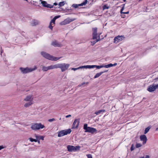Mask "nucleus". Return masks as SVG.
Returning a JSON list of instances; mask_svg holds the SVG:
<instances>
[{
	"label": "nucleus",
	"mask_w": 158,
	"mask_h": 158,
	"mask_svg": "<svg viewBox=\"0 0 158 158\" xmlns=\"http://www.w3.org/2000/svg\"><path fill=\"white\" fill-rule=\"evenodd\" d=\"M45 127V126L41 123H34L31 126V128L34 130H39Z\"/></svg>",
	"instance_id": "nucleus-3"
},
{
	"label": "nucleus",
	"mask_w": 158,
	"mask_h": 158,
	"mask_svg": "<svg viewBox=\"0 0 158 158\" xmlns=\"http://www.w3.org/2000/svg\"><path fill=\"white\" fill-rule=\"evenodd\" d=\"M99 40H98L97 39H96V40L95 41H94L93 42H91V45H94V44H95L97 42H98L99 40Z\"/></svg>",
	"instance_id": "nucleus-28"
},
{
	"label": "nucleus",
	"mask_w": 158,
	"mask_h": 158,
	"mask_svg": "<svg viewBox=\"0 0 158 158\" xmlns=\"http://www.w3.org/2000/svg\"><path fill=\"white\" fill-rule=\"evenodd\" d=\"M156 131H158V127L156 128Z\"/></svg>",
	"instance_id": "nucleus-50"
},
{
	"label": "nucleus",
	"mask_w": 158,
	"mask_h": 158,
	"mask_svg": "<svg viewBox=\"0 0 158 158\" xmlns=\"http://www.w3.org/2000/svg\"><path fill=\"white\" fill-rule=\"evenodd\" d=\"M89 83L88 82H86V83H85V82H84V83H82L81 85H78V86H81V85H83L84 84H86V85H87Z\"/></svg>",
	"instance_id": "nucleus-36"
},
{
	"label": "nucleus",
	"mask_w": 158,
	"mask_h": 158,
	"mask_svg": "<svg viewBox=\"0 0 158 158\" xmlns=\"http://www.w3.org/2000/svg\"><path fill=\"white\" fill-rule=\"evenodd\" d=\"M37 69V67L35 66L33 68H28L27 67L26 68H20V70L23 73L25 74L31 72Z\"/></svg>",
	"instance_id": "nucleus-4"
},
{
	"label": "nucleus",
	"mask_w": 158,
	"mask_h": 158,
	"mask_svg": "<svg viewBox=\"0 0 158 158\" xmlns=\"http://www.w3.org/2000/svg\"><path fill=\"white\" fill-rule=\"evenodd\" d=\"M123 0L124 1H126V0Z\"/></svg>",
	"instance_id": "nucleus-52"
},
{
	"label": "nucleus",
	"mask_w": 158,
	"mask_h": 158,
	"mask_svg": "<svg viewBox=\"0 0 158 158\" xmlns=\"http://www.w3.org/2000/svg\"><path fill=\"white\" fill-rule=\"evenodd\" d=\"M56 120L55 118H52V119H49L48 120V121L49 122H52V121H55Z\"/></svg>",
	"instance_id": "nucleus-34"
},
{
	"label": "nucleus",
	"mask_w": 158,
	"mask_h": 158,
	"mask_svg": "<svg viewBox=\"0 0 158 158\" xmlns=\"http://www.w3.org/2000/svg\"><path fill=\"white\" fill-rule=\"evenodd\" d=\"M39 23V22L38 21L36 20H33L31 22V24L33 26L38 25Z\"/></svg>",
	"instance_id": "nucleus-20"
},
{
	"label": "nucleus",
	"mask_w": 158,
	"mask_h": 158,
	"mask_svg": "<svg viewBox=\"0 0 158 158\" xmlns=\"http://www.w3.org/2000/svg\"><path fill=\"white\" fill-rule=\"evenodd\" d=\"M97 28H94L93 29V39L94 40L97 39Z\"/></svg>",
	"instance_id": "nucleus-12"
},
{
	"label": "nucleus",
	"mask_w": 158,
	"mask_h": 158,
	"mask_svg": "<svg viewBox=\"0 0 158 158\" xmlns=\"http://www.w3.org/2000/svg\"><path fill=\"white\" fill-rule=\"evenodd\" d=\"M123 14H128L129 13V12H123Z\"/></svg>",
	"instance_id": "nucleus-46"
},
{
	"label": "nucleus",
	"mask_w": 158,
	"mask_h": 158,
	"mask_svg": "<svg viewBox=\"0 0 158 158\" xmlns=\"http://www.w3.org/2000/svg\"><path fill=\"white\" fill-rule=\"evenodd\" d=\"M71 131V130L70 129L61 131L58 132V136L59 137H60L67 135L68 134H70Z\"/></svg>",
	"instance_id": "nucleus-7"
},
{
	"label": "nucleus",
	"mask_w": 158,
	"mask_h": 158,
	"mask_svg": "<svg viewBox=\"0 0 158 158\" xmlns=\"http://www.w3.org/2000/svg\"><path fill=\"white\" fill-rule=\"evenodd\" d=\"M79 120L78 119H75L73 124V128H76L78 127L79 124Z\"/></svg>",
	"instance_id": "nucleus-13"
},
{
	"label": "nucleus",
	"mask_w": 158,
	"mask_h": 158,
	"mask_svg": "<svg viewBox=\"0 0 158 158\" xmlns=\"http://www.w3.org/2000/svg\"><path fill=\"white\" fill-rule=\"evenodd\" d=\"M87 156L88 158H92V155L90 154H87Z\"/></svg>",
	"instance_id": "nucleus-37"
},
{
	"label": "nucleus",
	"mask_w": 158,
	"mask_h": 158,
	"mask_svg": "<svg viewBox=\"0 0 158 158\" xmlns=\"http://www.w3.org/2000/svg\"><path fill=\"white\" fill-rule=\"evenodd\" d=\"M41 55L44 58L52 61H56L60 59L62 57H56L50 55L49 54L44 52H41Z\"/></svg>",
	"instance_id": "nucleus-2"
},
{
	"label": "nucleus",
	"mask_w": 158,
	"mask_h": 158,
	"mask_svg": "<svg viewBox=\"0 0 158 158\" xmlns=\"http://www.w3.org/2000/svg\"><path fill=\"white\" fill-rule=\"evenodd\" d=\"M85 66H86V65L81 66L78 68H72L71 69L72 70H74V71H76L78 69L83 68L85 69Z\"/></svg>",
	"instance_id": "nucleus-25"
},
{
	"label": "nucleus",
	"mask_w": 158,
	"mask_h": 158,
	"mask_svg": "<svg viewBox=\"0 0 158 158\" xmlns=\"http://www.w3.org/2000/svg\"><path fill=\"white\" fill-rule=\"evenodd\" d=\"M51 44L55 47H60L62 46V45L60 43L57 42L56 41H53L52 43Z\"/></svg>",
	"instance_id": "nucleus-15"
},
{
	"label": "nucleus",
	"mask_w": 158,
	"mask_h": 158,
	"mask_svg": "<svg viewBox=\"0 0 158 158\" xmlns=\"http://www.w3.org/2000/svg\"><path fill=\"white\" fill-rule=\"evenodd\" d=\"M106 71L101 72L100 73H97L95 76H94V78H96L99 77L100 75H101L102 73L106 72Z\"/></svg>",
	"instance_id": "nucleus-22"
},
{
	"label": "nucleus",
	"mask_w": 158,
	"mask_h": 158,
	"mask_svg": "<svg viewBox=\"0 0 158 158\" xmlns=\"http://www.w3.org/2000/svg\"><path fill=\"white\" fill-rule=\"evenodd\" d=\"M65 4V2L64 1L60 2L59 3V5L60 6H64V5Z\"/></svg>",
	"instance_id": "nucleus-30"
},
{
	"label": "nucleus",
	"mask_w": 158,
	"mask_h": 158,
	"mask_svg": "<svg viewBox=\"0 0 158 158\" xmlns=\"http://www.w3.org/2000/svg\"><path fill=\"white\" fill-rule=\"evenodd\" d=\"M105 111V110H101L98 111H96L95 113V114L97 115H98L100 114L101 113L104 112Z\"/></svg>",
	"instance_id": "nucleus-24"
},
{
	"label": "nucleus",
	"mask_w": 158,
	"mask_h": 158,
	"mask_svg": "<svg viewBox=\"0 0 158 158\" xmlns=\"http://www.w3.org/2000/svg\"><path fill=\"white\" fill-rule=\"evenodd\" d=\"M122 18H124V16H122Z\"/></svg>",
	"instance_id": "nucleus-51"
},
{
	"label": "nucleus",
	"mask_w": 158,
	"mask_h": 158,
	"mask_svg": "<svg viewBox=\"0 0 158 158\" xmlns=\"http://www.w3.org/2000/svg\"><path fill=\"white\" fill-rule=\"evenodd\" d=\"M41 3L44 7L50 8H51L52 7L51 5L48 4L46 1H41Z\"/></svg>",
	"instance_id": "nucleus-16"
},
{
	"label": "nucleus",
	"mask_w": 158,
	"mask_h": 158,
	"mask_svg": "<svg viewBox=\"0 0 158 158\" xmlns=\"http://www.w3.org/2000/svg\"><path fill=\"white\" fill-rule=\"evenodd\" d=\"M36 142H37L38 143L40 144V142L39 140L36 139Z\"/></svg>",
	"instance_id": "nucleus-44"
},
{
	"label": "nucleus",
	"mask_w": 158,
	"mask_h": 158,
	"mask_svg": "<svg viewBox=\"0 0 158 158\" xmlns=\"http://www.w3.org/2000/svg\"><path fill=\"white\" fill-rule=\"evenodd\" d=\"M157 79H158V78H157Z\"/></svg>",
	"instance_id": "nucleus-54"
},
{
	"label": "nucleus",
	"mask_w": 158,
	"mask_h": 158,
	"mask_svg": "<svg viewBox=\"0 0 158 158\" xmlns=\"http://www.w3.org/2000/svg\"><path fill=\"white\" fill-rule=\"evenodd\" d=\"M135 149L134 146L133 144H132L131 148V151H133Z\"/></svg>",
	"instance_id": "nucleus-35"
},
{
	"label": "nucleus",
	"mask_w": 158,
	"mask_h": 158,
	"mask_svg": "<svg viewBox=\"0 0 158 158\" xmlns=\"http://www.w3.org/2000/svg\"><path fill=\"white\" fill-rule=\"evenodd\" d=\"M54 5H56L57 4V3H54Z\"/></svg>",
	"instance_id": "nucleus-47"
},
{
	"label": "nucleus",
	"mask_w": 158,
	"mask_h": 158,
	"mask_svg": "<svg viewBox=\"0 0 158 158\" xmlns=\"http://www.w3.org/2000/svg\"><path fill=\"white\" fill-rule=\"evenodd\" d=\"M76 19L75 18L70 19L69 18H68L64 20V21L61 22L60 24L61 25H65L75 20Z\"/></svg>",
	"instance_id": "nucleus-9"
},
{
	"label": "nucleus",
	"mask_w": 158,
	"mask_h": 158,
	"mask_svg": "<svg viewBox=\"0 0 158 158\" xmlns=\"http://www.w3.org/2000/svg\"><path fill=\"white\" fill-rule=\"evenodd\" d=\"M42 70L44 71H47L48 70H50L49 66L45 67L44 66H42Z\"/></svg>",
	"instance_id": "nucleus-23"
},
{
	"label": "nucleus",
	"mask_w": 158,
	"mask_h": 158,
	"mask_svg": "<svg viewBox=\"0 0 158 158\" xmlns=\"http://www.w3.org/2000/svg\"><path fill=\"white\" fill-rule=\"evenodd\" d=\"M140 140L143 142V144H144L146 143L147 139L145 135H143L140 136Z\"/></svg>",
	"instance_id": "nucleus-14"
},
{
	"label": "nucleus",
	"mask_w": 158,
	"mask_h": 158,
	"mask_svg": "<svg viewBox=\"0 0 158 158\" xmlns=\"http://www.w3.org/2000/svg\"><path fill=\"white\" fill-rule=\"evenodd\" d=\"M108 66H106V65H87L86 66H85V69H92L94 68L95 67H96L97 69H99L102 68H107V67H108Z\"/></svg>",
	"instance_id": "nucleus-8"
},
{
	"label": "nucleus",
	"mask_w": 158,
	"mask_h": 158,
	"mask_svg": "<svg viewBox=\"0 0 158 158\" xmlns=\"http://www.w3.org/2000/svg\"><path fill=\"white\" fill-rule=\"evenodd\" d=\"M109 7L107 6L106 5H104L103 7V9H109Z\"/></svg>",
	"instance_id": "nucleus-38"
},
{
	"label": "nucleus",
	"mask_w": 158,
	"mask_h": 158,
	"mask_svg": "<svg viewBox=\"0 0 158 158\" xmlns=\"http://www.w3.org/2000/svg\"><path fill=\"white\" fill-rule=\"evenodd\" d=\"M71 115L70 114H69V115L66 116V118H68L69 117H71Z\"/></svg>",
	"instance_id": "nucleus-41"
},
{
	"label": "nucleus",
	"mask_w": 158,
	"mask_h": 158,
	"mask_svg": "<svg viewBox=\"0 0 158 158\" xmlns=\"http://www.w3.org/2000/svg\"><path fill=\"white\" fill-rule=\"evenodd\" d=\"M124 37L123 35H118L115 37L114 39V42L115 43H118L120 41H121L123 39Z\"/></svg>",
	"instance_id": "nucleus-11"
},
{
	"label": "nucleus",
	"mask_w": 158,
	"mask_h": 158,
	"mask_svg": "<svg viewBox=\"0 0 158 158\" xmlns=\"http://www.w3.org/2000/svg\"><path fill=\"white\" fill-rule=\"evenodd\" d=\"M140 158H144V156H141V157H140Z\"/></svg>",
	"instance_id": "nucleus-48"
},
{
	"label": "nucleus",
	"mask_w": 158,
	"mask_h": 158,
	"mask_svg": "<svg viewBox=\"0 0 158 158\" xmlns=\"http://www.w3.org/2000/svg\"><path fill=\"white\" fill-rule=\"evenodd\" d=\"M150 158V156H149L148 155H146V156H145V158Z\"/></svg>",
	"instance_id": "nucleus-45"
},
{
	"label": "nucleus",
	"mask_w": 158,
	"mask_h": 158,
	"mask_svg": "<svg viewBox=\"0 0 158 158\" xmlns=\"http://www.w3.org/2000/svg\"><path fill=\"white\" fill-rule=\"evenodd\" d=\"M142 146V145L139 143H137L135 146L136 147V148H138L140 147H141Z\"/></svg>",
	"instance_id": "nucleus-32"
},
{
	"label": "nucleus",
	"mask_w": 158,
	"mask_h": 158,
	"mask_svg": "<svg viewBox=\"0 0 158 158\" xmlns=\"http://www.w3.org/2000/svg\"><path fill=\"white\" fill-rule=\"evenodd\" d=\"M70 64L66 63L58 64V68H60L61 72H63L68 69Z\"/></svg>",
	"instance_id": "nucleus-6"
},
{
	"label": "nucleus",
	"mask_w": 158,
	"mask_h": 158,
	"mask_svg": "<svg viewBox=\"0 0 158 158\" xmlns=\"http://www.w3.org/2000/svg\"><path fill=\"white\" fill-rule=\"evenodd\" d=\"M150 128L149 127H148L146 128L145 130L144 134H146L149 131Z\"/></svg>",
	"instance_id": "nucleus-29"
},
{
	"label": "nucleus",
	"mask_w": 158,
	"mask_h": 158,
	"mask_svg": "<svg viewBox=\"0 0 158 158\" xmlns=\"http://www.w3.org/2000/svg\"><path fill=\"white\" fill-rule=\"evenodd\" d=\"M123 9H124V7H123L122 8V9H121V13H123V12H122V11L123 10Z\"/></svg>",
	"instance_id": "nucleus-43"
},
{
	"label": "nucleus",
	"mask_w": 158,
	"mask_h": 158,
	"mask_svg": "<svg viewBox=\"0 0 158 158\" xmlns=\"http://www.w3.org/2000/svg\"><path fill=\"white\" fill-rule=\"evenodd\" d=\"M87 0H85V2L81 3V5H77L76 4H73L72 5V6L73 7L76 8L78 7V6H83V5H85L87 3Z\"/></svg>",
	"instance_id": "nucleus-19"
},
{
	"label": "nucleus",
	"mask_w": 158,
	"mask_h": 158,
	"mask_svg": "<svg viewBox=\"0 0 158 158\" xmlns=\"http://www.w3.org/2000/svg\"><path fill=\"white\" fill-rule=\"evenodd\" d=\"M56 20V19H55L54 18L51 20L50 23L52 24V23H53V24H54Z\"/></svg>",
	"instance_id": "nucleus-33"
},
{
	"label": "nucleus",
	"mask_w": 158,
	"mask_h": 158,
	"mask_svg": "<svg viewBox=\"0 0 158 158\" xmlns=\"http://www.w3.org/2000/svg\"><path fill=\"white\" fill-rule=\"evenodd\" d=\"M50 69H55L58 68V64L54 65H51L49 66Z\"/></svg>",
	"instance_id": "nucleus-21"
},
{
	"label": "nucleus",
	"mask_w": 158,
	"mask_h": 158,
	"mask_svg": "<svg viewBox=\"0 0 158 158\" xmlns=\"http://www.w3.org/2000/svg\"><path fill=\"white\" fill-rule=\"evenodd\" d=\"M49 27L51 29H52V28H53V27L52 26V24H51L50 23L49 26Z\"/></svg>",
	"instance_id": "nucleus-39"
},
{
	"label": "nucleus",
	"mask_w": 158,
	"mask_h": 158,
	"mask_svg": "<svg viewBox=\"0 0 158 158\" xmlns=\"http://www.w3.org/2000/svg\"><path fill=\"white\" fill-rule=\"evenodd\" d=\"M34 136L35 138L36 139H37L38 140L41 139L42 140H44V137L43 136H40L36 134H35Z\"/></svg>",
	"instance_id": "nucleus-17"
},
{
	"label": "nucleus",
	"mask_w": 158,
	"mask_h": 158,
	"mask_svg": "<svg viewBox=\"0 0 158 158\" xmlns=\"http://www.w3.org/2000/svg\"><path fill=\"white\" fill-rule=\"evenodd\" d=\"M3 52V50H1V53H2Z\"/></svg>",
	"instance_id": "nucleus-49"
},
{
	"label": "nucleus",
	"mask_w": 158,
	"mask_h": 158,
	"mask_svg": "<svg viewBox=\"0 0 158 158\" xmlns=\"http://www.w3.org/2000/svg\"><path fill=\"white\" fill-rule=\"evenodd\" d=\"M80 148V147L79 146H74V152L79 150Z\"/></svg>",
	"instance_id": "nucleus-27"
},
{
	"label": "nucleus",
	"mask_w": 158,
	"mask_h": 158,
	"mask_svg": "<svg viewBox=\"0 0 158 158\" xmlns=\"http://www.w3.org/2000/svg\"><path fill=\"white\" fill-rule=\"evenodd\" d=\"M4 148L3 146H0V150Z\"/></svg>",
	"instance_id": "nucleus-42"
},
{
	"label": "nucleus",
	"mask_w": 158,
	"mask_h": 158,
	"mask_svg": "<svg viewBox=\"0 0 158 158\" xmlns=\"http://www.w3.org/2000/svg\"><path fill=\"white\" fill-rule=\"evenodd\" d=\"M83 128L85 130V132H88L93 134L97 131V130L94 128L88 127L87 124H85L84 125Z\"/></svg>",
	"instance_id": "nucleus-5"
},
{
	"label": "nucleus",
	"mask_w": 158,
	"mask_h": 158,
	"mask_svg": "<svg viewBox=\"0 0 158 158\" xmlns=\"http://www.w3.org/2000/svg\"><path fill=\"white\" fill-rule=\"evenodd\" d=\"M158 88V84H153L149 86L148 90L150 92H152L154 91Z\"/></svg>",
	"instance_id": "nucleus-10"
},
{
	"label": "nucleus",
	"mask_w": 158,
	"mask_h": 158,
	"mask_svg": "<svg viewBox=\"0 0 158 158\" xmlns=\"http://www.w3.org/2000/svg\"><path fill=\"white\" fill-rule=\"evenodd\" d=\"M29 139L31 142H36V139H35L32 138H29Z\"/></svg>",
	"instance_id": "nucleus-31"
},
{
	"label": "nucleus",
	"mask_w": 158,
	"mask_h": 158,
	"mask_svg": "<svg viewBox=\"0 0 158 158\" xmlns=\"http://www.w3.org/2000/svg\"><path fill=\"white\" fill-rule=\"evenodd\" d=\"M117 65V63H115L114 64H108L106 65V66H108V67H107V68L112 67L113 66H115Z\"/></svg>",
	"instance_id": "nucleus-26"
},
{
	"label": "nucleus",
	"mask_w": 158,
	"mask_h": 158,
	"mask_svg": "<svg viewBox=\"0 0 158 158\" xmlns=\"http://www.w3.org/2000/svg\"><path fill=\"white\" fill-rule=\"evenodd\" d=\"M61 119V118H60V120Z\"/></svg>",
	"instance_id": "nucleus-53"
},
{
	"label": "nucleus",
	"mask_w": 158,
	"mask_h": 158,
	"mask_svg": "<svg viewBox=\"0 0 158 158\" xmlns=\"http://www.w3.org/2000/svg\"><path fill=\"white\" fill-rule=\"evenodd\" d=\"M60 15H57V16H55L54 17V18L55 19H58V18H60Z\"/></svg>",
	"instance_id": "nucleus-40"
},
{
	"label": "nucleus",
	"mask_w": 158,
	"mask_h": 158,
	"mask_svg": "<svg viewBox=\"0 0 158 158\" xmlns=\"http://www.w3.org/2000/svg\"><path fill=\"white\" fill-rule=\"evenodd\" d=\"M33 99L34 97L32 95H29L27 96L24 99V101L26 102L24 105V106L28 107L33 104L34 103Z\"/></svg>",
	"instance_id": "nucleus-1"
},
{
	"label": "nucleus",
	"mask_w": 158,
	"mask_h": 158,
	"mask_svg": "<svg viewBox=\"0 0 158 158\" xmlns=\"http://www.w3.org/2000/svg\"><path fill=\"white\" fill-rule=\"evenodd\" d=\"M74 146H73L69 145L67 146L68 150L69 152H74Z\"/></svg>",
	"instance_id": "nucleus-18"
}]
</instances>
